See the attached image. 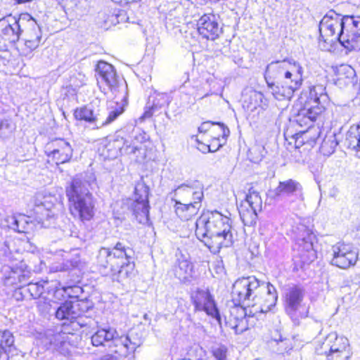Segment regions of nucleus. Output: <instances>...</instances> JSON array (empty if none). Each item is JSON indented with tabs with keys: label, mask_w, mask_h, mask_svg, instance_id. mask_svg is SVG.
<instances>
[{
	"label": "nucleus",
	"mask_w": 360,
	"mask_h": 360,
	"mask_svg": "<svg viewBox=\"0 0 360 360\" xmlns=\"http://www.w3.org/2000/svg\"><path fill=\"white\" fill-rule=\"evenodd\" d=\"M113 355L112 354H107L103 356L100 360H120L122 358H126L127 356H121L117 354H115Z\"/></svg>",
	"instance_id": "nucleus-49"
},
{
	"label": "nucleus",
	"mask_w": 360,
	"mask_h": 360,
	"mask_svg": "<svg viewBox=\"0 0 360 360\" xmlns=\"http://www.w3.org/2000/svg\"><path fill=\"white\" fill-rule=\"evenodd\" d=\"M338 144L335 134L330 132L323 139L320 150L324 155H330L335 151Z\"/></svg>",
	"instance_id": "nucleus-34"
},
{
	"label": "nucleus",
	"mask_w": 360,
	"mask_h": 360,
	"mask_svg": "<svg viewBox=\"0 0 360 360\" xmlns=\"http://www.w3.org/2000/svg\"><path fill=\"white\" fill-rule=\"evenodd\" d=\"M74 116L78 120H84L94 124L96 128L97 125H100V120H101V109L98 105L95 106L93 103L77 108L75 110Z\"/></svg>",
	"instance_id": "nucleus-25"
},
{
	"label": "nucleus",
	"mask_w": 360,
	"mask_h": 360,
	"mask_svg": "<svg viewBox=\"0 0 360 360\" xmlns=\"http://www.w3.org/2000/svg\"><path fill=\"white\" fill-rule=\"evenodd\" d=\"M65 324L66 323H63L60 331L56 333L49 331L46 334V339H49L50 346L64 355L69 354L70 348L75 345L78 338L77 335L70 331Z\"/></svg>",
	"instance_id": "nucleus-16"
},
{
	"label": "nucleus",
	"mask_w": 360,
	"mask_h": 360,
	"mask_svg": "<svg viewBox=\"0 0 360 360\" xmlns=\"http://www.w3.org/2000/svg\"><path fill=\"white\" fill-rule=\"evenodd\" d=\"M302 191L303 188L300 182L292 179H288L279 181L274 193L276 196H295L298 200L302 201L304 200Z\"/></svg>",
	"instance_id": "nucleus-22"
},
{
	"label": "nucleus",
	"mask_w": 360,
	"mask_h": 360,
	"mask_svg": "<svg viewBox=\"0 0 360 360\" xmlns=\"http://www.w3.org/2000/svg\"><path fill=\"white\" fill-rule=\"evenodd\" d=\"M277 297L274 285L253 276L239 278L233 285V300L236 304L254 308L250 311L253 315L270 311L276 305Z\"/></svg>",
	"instance_id": "nucleus-1"
},
{
	"label": "nucleus",
	"mask_w": 360,
	"mask_h": 360,
	"mask_svg": "<svg viewBox=\"0 0 360 360\" xmlns=\"http://www.w3.org/2000/svg\"><path fill=\"white\" fill-rule=\"evenodd\" d=\"M63 290L70 297H77L82 292V288L77 285L64 287Z\"/></svg>",
	"instance_id": "nucleus-47"
},
{
	"label": "nucleus",
	"mask_w": 360,
	"mask_h": 360,
	"mask_svg": "<svg viewBox=\"0 0 360 360\" xmlns=\"http://www.w3.org/2000/svg\"><path fill=\"white\" fill-rule=\"evenodd\" d=\"M332 337H328L321 348H316L318 354H325L326 360H349L352 352L349 340L345 337H335L331 342Z\"/></svg>",
	"instance_id": "nucleus-10"
},
{
	"label": "nucleus",
	"mask_w": 360,
	"mask_h": 360,
	"mask_svg": "<svg viewBox=\"0 0 360 360\" xmlns=\"http://www.w3.org/2000/svg\"><path fill=\"white\" fill-rule=\"evenodd\" d=\"M198 32L202 37L214 40L221 32V28L213 14H205L198 21Z\"/></svg>",
	"instance_id": "nucleus-20"
},
{
	"label": "nucleus",
	"mask_w": 360,
	"mask_h": 360,
	"mask_svg": "<svg viewBox=\"0 0 360 360\" xmlns=\"http://www.w3.org/2000/svg\"><path fill=\"white\" fill-rule=\"evenodd\" d=\"M14 349V337L7 330H0V360H8Z\"/></svg>",
	"instance_id": "nucleus-30"
},
{
	"label": "nucleus",
	"mask_w": 360,
	"mask_h": 360,
	"mask_svg": "<svg viewBox=\"0 0 360 360\" xmlns=\"http://www.w3.org/2000/svg\"><path fill=\"white\" fill-rule=\"evenodd\" d=\"M18 215H9L6 217L4 219V226L15 231V229L18 227V225H16L18 224Z\"/></svg>",
	"instance_id": "nucleus-46"
},
{
	"label": "nucleus",
	"mask_w": 360,
	"mask_h": 360,
	"mask_svg": "<svg viewBox=\"0 0 360 360\" xmlns=\"http://www.w3.org/2000/svg\"><path fill=\"white\" fill-rule=\"evenodd\" d=\"M133 251L122 243H117L112 248H102L98 255V262L104 268H110L112 279L122 282L134 274V264L131 261Z\"/></svg>",
	"instance_id": "nucleus-4"
},
{
	"label": "nucleus",
	"mask_w": 360,
	"mask_h": 360,
	"mask_svg": "<svg viewBox=\"0 0 360 360\" xmlns=\"http://www.w3.org/2000/svg\"><path fill=\"white\" fill-rule=\"evenodd\" d=\"M39 37L35 36L33 39L27 40V39H25L23 42H20L18 45V49L21 55L27 56L39 46Z\"/></svg>",
	"instance_id": "nucleus-36"
},
{
	"label": "nucleus",
	"mask_w": 360,
	"mask_h": 360,
	"mask_svg": "<svg viewBox=\"0 0 360 360\" xmlns=\"http://www.w3.org/2000/svg\"><path fill=\"white\" fill-rule=\"evenodd\" d=\"M303 68L294 60L275 61L266 66L265 79L274 97L290 100L302 82Z\"/></svg>",
	"instance_id": "nucleus-2"
},
{
	"label": "nucleus",
	"mask_w": 360,
	"mask_h": 360,
	"mask_svg": "<svg viewBox=\"0 0 360 360\" xmlns=\"http://www.w3.org/2000/svg\"><path fill=\"white\" fill-rule=\"evenodd\" d=\"M32 0H15L17 4H25L31 1Z\"/></svg>",
	"instance_id": "nucleus-52"
},
{
	"label": "nucleus",
	"mask_w": 360,
	"mask_h": 360,
	"mask_svg": "<svg viewBox=\"0 0 360 360\" xmlns=\"http://www.w3.org/2000/svg\"><path fill=\"white\" fill-rule=\"evenodd\" d=\"M170 101L171 97L168 94L154 91L148 97L146 110L141 118L150 117L155 111L167 105Z\"/></svg>",
	"instance_id": "nucleus-23"
},
{
	"label": "nucleus",
	"mask_w": 360,
	"mask_h": 360,
	"mask_svg": "<svg viewBox=\"0 0 360 360\" xmlns=\"http://www.w3.org/2000/svg\"><path fill=\"white\" fill-rule=\"evenodd\" d=\"M175 202L174 210L175 213L181 220L188 221L195 217L199 212L201 205L192 202H184L179 200H174Z\"/></svg>",
	"instance_id": "nucleus-29"
},
{
	"label": "nucleus",
	"mask_w": 360,
	"mask_h": 360,
	"mask_svg": "<svg viewBox=\"0 0 360 360\" xmlns=\"http://www.w3.org/2000/svg\"><path fill=\"white\" fill-rule=\"evenodd\" d=\"M247 311L245 307L235 306L231 309L229 319L227 324L235 330L236 334L242 333L247 329L245 316Z\"/></svg>",
	"instance_id": "nucleus-26"
},
{
	"label": "nucleus",
	"mask_w": 360,
	"mask_h": 360,
	"mask_svg": "<svg viewBox=\"0 0 360 360\" xmlns=\"http://www.w3.org/2000/svg\"><path fill=\"white\" fill-rule=\"evenodd\" d=\"M30 24L32 27V30L27 33L26 38L27 40L33 39L35 36L39 37V43L41 41V30L39 27L36 24V22L34 20H32L30 22Z\"/></svg>",
	"instance_id": "nucleus-45"
},
{
	"label": "nucleus",
	"mask_w": 360,
	"mask_h": 360,
	"mask_svg": "<svg viewBox=\"0 0 360 360\" xmlns=\"http://www.w3.org/2000/svg\"><path fill=\"white\" fill-rule=\"evenodd\" d=\"M204 186L199 181H187L176 187L173 191L172 200L201 205L204 198Z\"/></svg>",
	"instance_id": "nucleus-13"
},
{
	"label": "nucleus",
	"mask_w": 360,
	"mask_h": 360,
	"mask_svg": "<svg viewBox=\"0 0 360 360\" xmlns=\"http://www.w3.org/2000/svg\"><path fill=\"white\" fill-rule=\"evenodd\" d=\"M285 341V340H281V339L280 340V342H281V343H284V344H285V343L284 342Z\"/></svg>",
	"instance_id": "nucleus-56"
},
{
	"label": "nucleus",
	"mask_w": 360,
	"mask_h": 360,
	"mask_svg": "<svg viewBox=\"0 0 360 360\" xmlns=\"http://www.w3.org/2000/svg\"><path fill=\"white\" fill-rule=\"evenodd\" d=\"M206 352L202 347L197 345L188 351L186 356L181 360H205Z\"/></svg>",
	"instance_id": "nucleus-38"
},
{
	"label": "nucleus",
	"mask_w": 360,
	"mask_h": 360,
	"mask_svg": "<svg viewBox=\"0 0 360 360\" xmlns=\"http://www.w3.org/2000/svg\"><path fill=\"white\" fill-rule=\"evenodd\" d=\"M109 112L105 120L101 117L100 125H97V129L110 124L115 120L124 111L123 108L117 103H111L108 107Z\"/></svg>",
	"instance_id": "nucleus-35"
},
{
	"label": "nucleus",
	"mask_w": 360,
	"mask_h": 360,
	"mask_svg": "<svg viewBox=\"0 0 360 360\" xmlns=\"http://www.w3.org/2000/svg\"><path fill=\"white\" fill-rule=\"evenodd\" d=\"M91 342L94 347H108L110 351L121 356H128L134 354L142 345L139 337H134L132 333L120 335L112 327L98 328L91 335Z\"/></svg>",
	"instance_id": "nucleus-5"
},
{
	"label": "nucleus",
	"mask_w": 360,
	"mask_h": 360,
	"mask_svg": "<svg viewBox=\"0 0 360 360\" xmlns=\"http://www.w3.org/2000/svg\"><path fill=\"white\" fill-rule=\"evenodd\" d=\"M55 314L58 319L70 321L74 324V321L80 316L79 304L65 302L57 308Z\"/></svg>",
	"instance_id": "nucleus-28"
},
{
	"label": "nucleus",
	"mask_w": 360,
	"mask_h": 360,
	"mask_svg": "<svg viewBox=\"0 0 360 360\" xmlns=\"http://www.w3.org/2000/svg\"><path fill=\"white\" fill-rule=\"evenodd\" d=\"M301 234L297 238L295 248L304 263L311 262L315 258L313 240L314 236L311 231L304 226L300 229Z\"/></svg>",
	"instance_id": "nucleus-19"
},
{
	"label": "nucleus",
	"mask_w": 360,
	"mask_h": 360,
	"mask_svg": "<svg viewBox=\"0 0 360 360\" xmlns=\"http://www.w3.org/2000/svg\"><path fill=\"white\" fill-rule=\"evenodd\" d=\"M228 349L226 345L216 344L212 347L211 352L217 360H227Z\"/></svg>",
	"instance_id": "nucleus-40"
},
{
	"label": "nucleus",
	"mask_w": 360,
	"mask_h": 360,
	"mask_svg": "<svg viewBox=\"0 0 360 360\" xmlns=\"http://www.w3.org/2000/svg\"><path fill=\"white\" fill-rule=\"evenodd\" d=\"M211 136L217 141H219L220 138H221L223 140H226L227 138H223L221 136V132L220 131H215L214 132H212Z\"/></svg>",
	"instance_id": "nucleus-50"
},
{
	"label": "nucleus",
	"mask_w": 360,
	"mask_h": 360,
	"mask_svg": "<svg viewBox=\"0 0 360 360\" xmlns=\"http://www.w3.org/2000/svg\"><path fill=\"white\" fill-rule=\"evenodd\" d=\"M18 227L15 231L18 233H28L32 229V223H30L28 218L25 215H18Z\"/></svg>",
	"instance_id": "nucleus-41"
},
{
	"label": "nucleus",
	"mask_w": 360,
	"mask_h": 360,
	"mask_svg": "<svg viewBox=\"0 0 360 360\" xmlns=\"http://www.w3.org/2000/svg\"><path fill=\"white\" fill-rule=\"evenodd\" d=\"M13 131V127L10 120L0 119V139H5L9 136Z\"/></svg>",
	"instance_id": "nucleus-42"
},
{
	"label": "nucleus",
	"mask_w": 360,
	"mask_h": 360,
	"mask_svg": "<svg viewBox=\"0 0 360 360\" xmlns=\"http://www.w3.org/2000/svg\"><path fill=\"white\" fill-rule=\"evenodd\" d=\"M149 188L143 180L136 183L134 188V200L131 208L140 224L147 223L149 215Z\"/></svg>",
	"instance_id": "nucleus-11"
},
{
	"label": "nucleus",
	"mask_w": 360,
	"mask_h": 360,
	"mask_svg": "<svg viewBox=\"0 0 360 360\" xmlns=\"http://www.w3.org/2000/svg\"><path fill=\"white\" fill-rule=\"evenodd\" d=\"M198 131L200 133H206L207 131L214 132L215 131H220L223 138L228 137L229 136V129L221 123H214L210 121L202 122L198 127Z\"/></svg>",
	"instance_id": "nucleus-33"
},
{
	"label": "nucleus",
	"mask_w": 360,
	"mask_h": 360,
	"mask_svg": "<svg viewBox=\"0 0 360 360\" xmlns=\"http://www.w3.org/2000/svg\"><path fill=\"white\" fill-rule=\"evenodd\" d=\"M343 16L330 11L323 16L319 24L320 37L324 43L339 41L338 34L342 27Z\"/></svg>",
	"instance_id": "nucleus-14"
},
{
	"label": "nucleus",
	"mask_w": 360,
	"mask_h": 360,
	"mask_svg": "<svg viewBox=\"0 0 360 360\" xmlns=\"http://www.w3.org/2000/svg\"><path fill=\"white\" fill-rule=\"evenodd\" d=\"M79 262H80V260L78 257H77L72 259H68L67 264H65V267H64L63 269L65 270H68V269H70L71 267H72V268L77 267L79 266Z\"/></svg>",
	"instance_id": "nucleus-48"
},
{
	"label": "nucleus",
	"mask_w": 360,
	"mask_h": 360,
	"mask_svg": "<svg viewBox=\"0 0 360 360\" xmlns=\"http://www.w3.org/2000/svg\"><path fill=\"white\" fill-rule=\"evenodd\" d=\"M329 103V97L326 88L316 85L310 89L308 101L304 108L297 111L295 120L301 127H311L320 116Z\"/></svg>",
	"instance_id": "nucleus-7"
},
{
	"label": "nucleus",
	"mask_w": 360,
	"mask_h": 360,
	"mask_svg": "<svg viewBox=\"0 0 360 360\" xmlns=\"http://www.w3.org/2000/svg\"><path fill=\"white\" fill-rule=\"evenodd\" d=\"M241 202H246L250 207H255L256 210H262V200L259 193L252 188L249 189L246 198Z\"/></svg>",
	"instance_id": "nucleus-37"
},
{
	"label": "nucleus",
	"mask_w": 360,
	"mask_h": 360,
	"mask_svg": "<svg viewBox=\"0 0 360 360\" xmlns=\"http://www.w3.org/2000/svg\"><path fill=\"white\" fill-rule=\"evenodd\" d=\"M331 264L340 269H347L354 266L358 259V252L350 244L338 243L333 246Z\"/></svg>",
	"instance_id": "nucleus-17"
},
{
	"label": "nucleus",
	"mask_w": 360,
	"mask_h": 360,
	"mask_svg": "<svg viewBox=\"0 0 360 360\" xmlns=\"http://www.w3.org/2000/svg\"><path fill=\"white\" fill-rule=\"evenodd\" d=\"M335 84L340 86H347L356 82L354 69L346 64L337 67L335 70Z\"/></svg>",
	"instance_id": "nucleus-27"
},
{
	"label": "nucleus",
	"mask_w": 360,
	"mask_h": 360,
	"mask_svg": "<svg viewBox=\"0 0 360 360\" xmlns=\"http://www.w3.org/2000/svg\"><path fill=\"white\" fill-rule=\"evenodd\" d=\"M91 186L90 181L76 176L66 188L70 211L74 217L82 221L90 220L94 216V204L89 191Z\"/></svg>",
	"instance_id": "nucleus-6"
},
{
	"label": "nucleus",
	"mask_w": 360,
	"mask_h": 360,
	"mask_svg": "<svg viewBox=\"0 0 360 360\" xmlns=\"http://www.w3.org/2000/svg\"><path fill=\"white\" fill-rule=\"evenodd\" d=\"M212 83H215L213 79H211L210 82L209 79H207L204 84V86L202 87V89H198L195 96H198L200 98H203L210 95L217 94V92L214 91L210 86Z\"/></svg>",
	"instance_id": "nucleus-44"
},
{
	"label": "nucleus",
	"mask_w": 360,
	"mask_h": 360,
	"mask_svg": "<svg viewBox=\"0 0 360 360\" xmlns=\"http://www.w3.org/2000/svg\"><path fill=\"white\" fill-rule=\"evenodd\" d=\"M193 266L182 254L176 255V261L174 266L175 276L181 282H191L193 278Z\"/></svg>",
	"instance_id": "nucleus-24"
},
{
	"label": "nucleus",
	"mask_w": 360,
	"mask_h": 360,
	"mask_svg": "<svg viewBox=\"0 0 360 360\" xmlns=\"http://www.w3.org/2000/svg\"><path fill=\"white\" fill-rule=\"evenodd\" d=\"M73 148L64 139H56L46 144V153L49 161L56 165L69 162L72 157Z\"/></svg>",
	"instance_id": "nucleus-15"
},
{
	"label": "nucleus",
	"mask_w": 360,
	"mask_h": 360,
	"mask_svg": "<svg viewBox=\"0 0 360 360\" xmlns=\"http://www.w3.org/2000/svg\"><path fill=\"white\" fill-rule=\"evenodd\" d=\"M41 206L44 207L46 210H50V206L49 205H46V202H41Z\"/></svg>",
	"instance_id": "nucleus-53"
},
{
	"label": "nucleus",
	"mask_w": 360,
	"mask_h": 360,
	"mask_svg": "<svg viewBox=\"0 0 360 360\" xmlns=\"http://www.w3.org/2000/svg\"><path fill=\"white\" fill-rule=\"evenodd\" d=\"M127 150L128 154L134 155L135 161L138 162H143L146 157V149L141 146H129Z\"/></svg>",
	"instance_id": "nucleus-39"
},
{
	"label": "nucleus",
	"mask_w": 360,
	"mask_h": 360,
	"mask_svg": "<svg viewBox=\"0 0 360 360\" xmlns=\"http://www.w3.org/2000/svg\"><path fill=\"white\" fill-rule=\"evenodd\" d=\"M191 301L195 311H205L221 324V316L213 295L207 289L198 288L191 294Z\"/></svg>",
	"instance_id": "nucleus-12"
},
{
	"label": "nucleus",
	"mask_w": 360,
	"mask_h": 360,
	"mask_svg": "<svg viewBox=\"0 0 360 360\" xmlns=\"http://www.w3.org/2000/svg\"><path fill=\"white\" fill-rule=\"evenodd\" d=\"M195 235L213 253L233 244L230 218L214 211L203 213L195 222Z\"/></svg>",
	"instance_id": "nucleus-3"
},
{
	"label": "nucleus",
	"mask_w": 360,
	"mask_h": 360,
	"mask_svg": "<svg viewBox=\"0 0 360 360\" xmlns=\"http://www.w3.org/2000/svg\"><path fill=\"white\" fill-rule=\"evenodd\" d=\"M339 42L349 51L360 50V16H343Z\"/></svg>",
	"instance_id": "nucleus-9"
},
{
	"label": "nucleus",
	"mask_w": 360,
	"mask_h": 360,
	"mask_svg": "<svg viewBox=\"0 0 360 360\" xmlns=\"http://www.w3.org/2000/svg\"><path fill=\"white\" fill-rule=\"evenodd\" d=\"M20 33L19 21L15 20L13 25H6L2 28L0 33V39L4 42L13 44L19 40Z\"/></svg>",
	"instance_id": "nucleus-32"
},
{
	"label": "nucleus",
	"mask_w": 360,
	"mask_h": 360,
	"mask_svg": "<svg viewBox=\"0 0 360 360\" xmlns=\"http://www.w3.org/2000/svg\"><path fill=\"white\" fill-rule=\"evenodd\" d=\"M306 292L300 285L290 287L285 293V308L287 314L295 323L298 324L301 319L309 314V307L305 302Z\"/></svg>",
	"instance_id": "nucleus-8"
},
{
	"label": "nucleus",
	"mask_w": 360,
	"mask_h": 360,
	"mask_svg": "<svg viewBox=\"0 0 360 360\" xmlns=\"http://www.w3.org/2000/svg\"><path fill=\"white\" fill-rule=\"evenodd\" d=\"M96 71L98 75L97 82L100 89L106 94V90L115 91L117 87L118 79L114 67L105 62L99 61Z\"/></svg>",
	"instance_id": "nucleus-18"
},
{
	"label": "nucleus",
	"mask_w": 360,
	"mask_h": 360,
	"mask_svg": "<svg viewBox=\"0 0 360 360\" xmlns=\"http://www.w3.org/2000/svg\"><path fill=\"white\" fill-rule=\"evenodd\" d=\"M242 106L248 112H253L258 108L264 110L268 106V100L262 93L249 89L242 94Z\"/></svg>",
	"instance_id": "nucleus-21"
},
{
	"label": "nucleus",
	"mask_w": 360,
	"mask_h": 360,
	"mask_svg": "<svg viewBox=\"0 0 360 360\" xmlns=\"http://www.w3.org/2000/svg\"><path fill=\"white\" fill-rule=\"evenodd\" d=\"M201 146H198L199 149L200 150H202V152H205L206 150H208L209 152H213V151H215L216 150H212L211 149V147L210 146H208V145H205V144H203V143H200Z\"/></svg>",
	"instance_id": "nucleus-51"
},
{
	"label": "nucleus",
	"mask_w": 360,
	"mask_h": 360,
	"mask_svg": "<svg viewBox=\"0 0 360 360\" xmlns=\"http://www.w3.org/2000/svg\"><path fill=\"white\" fill-rule=\"evenodd\" d=\"M260 210L250 207L246 202H241L238 207L240 217L245 226H254L257 219V212Z\"/></svg>",
	"instance_id": "nucleus-31"
},
{
	"label": "nucleus",
	"mask_w": 360,
	"mask_h": 360,
	"mask_svg": "<svg viewBox=\"0 0 360 360\" xmlns=\"http://www.w3.org/2000/svg\"><path fill=\"white\" fill-rule=\"evenodd\" d=\"M27 290L34 299H37L44 293V286L41 283H30L27 285Z\"/></svg>",
	"instance_id": "nucleus-43"
},
{
	"label": "nucleus",
	"mask_w": 360,
	"mask_h": 360,
	"mask_svg": "<svg viewBox=\"0 0 360 360\" xmlns=\"http://www.w3.org/2000/svg\"><path fill=\"white\" fill-rule=\"evenodd\" d=\"M221 146H222V143H219L218 144V146H217V149H218V148H219V147H221Z\"/></svg>",
	"instance_id": "nucleus-55"
},
{
	"label": "nucleus",
	"mask_w": 360,
	"mask_h": 360,
	"mask_svg": "<svg viewBox=\"0 0 360 360\" xmlns=\"http://www.w3.org/2000/svg\"><path fill=\"white\" fill-rule=\"evenodd\" d=\"M285 350V348H282L281 347L278 349V351L281 353L283 352Z\"/></svg>",
	"instance_id": "nucleus-54"
}]
</instances>
